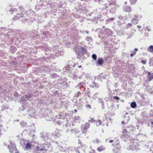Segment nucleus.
Instances as JSON below:
<instances>
[{"instance_id": "f257e3e1", "label": "nucleus", "mask_w": 153, "mask_h": 153, "mask_svg": "<svg viewBox=\"0 0 153 153\" xmlns=\"http://www.w3.org/2000/svg\"><path fill=\"white\" fill-rule=\"evenodd\" d=\"M7 148L9 150L10 152L12 153H19L18 150L16 148L15 145L12 143H10V144L8 146Z\"/></svg>"}, {"instance_id": "f03ea898", "label": "nucleus", "mask_w": 153, "mask_h": 153, "mask_svg": "<svg viewBox=\"0 0 153 153\" xmlns=\"http://www.w3.org/2000/svg\"><path fill=\"white\" fill-rule=\"evenodd\" d=\"M90 127L89 124L88 123H86L82 125V126L81 129L83 133L85 132Z\"/></svg>"}, {"instance_id": "7ed1b4c3", "label": "nucleus", "mask_w": 153, "mask_h": 153, "mask_svg": "<svg viewBox=\"0 0 153 153\" xmlns=\"http://www.w3.org/2000/svg\"><path fill=\"white\" fill-rule=\"evenodd\" d=\"M128 131L126 129H123V134L121 135V137L123 139L128 138Z\"/></svg>"}, {"instance_id": "20e7f679", "label": "nucleus", "mask_w": 153, "mask_h": 153, "mask_svg": "<svg viewBox=\"0 0 153 153\" xmlns=\"http://www.w3.org/2000/svg\"><path fill=\"white\" fill-rule=\"evenodd\" d=\"M148 74L147 78L148 79L149 81H151L153 79V73L152 74L149 71H147Z\"/></svg>"}, {"instance_id": "39448f33", "label": "nucleus", "mask_w": 153, "mask_h": 153, "mask_svg": "<svg viewBox=\"0 0 153 153\" xmlns=\"http://www.w3.org/2000/svg\"><path fill=\"white\" fill-rule=\"evenodd\" d=\"M123 10L126 12H130L131 11V7L128 6H126L123 8Z\"/></svg>"}, {"instance_id": "423d86ee", "label": "nucleus", "mask_w": 153, "mask_h": 153, "mask_svg": "<svg viewBox=\"0 0 153 153\" xmlns=\"http://www.w3.org/2000/svg\"><path fill=\"white\" fill-rule=\"evenodd\" d=\"M105 149V148L104 146H100L97 149V150L99 152H101L104 151Z\"/></svg>"}, {"instance_id": "0eeeda50", "label": "nucleus", "mask_w": 153, "mask_h": 153, "mask_svg": "<svg viewBox=\"0 0 153 153\" xmlns=\"http://www.w3.org/2000/svg\"><path fill=\"white\" fill-rule=\"evenodd\" d=\"M32 144L31 142H29L27 143L25 146V148L26 149H30L31 148Z\"/></svg>"}, {"instance_id": "6e6552de", "label": "nucleus", "mask_w": 153, "mask_h": 153, "mask_svg": "<svg viewBox=\"0 0 153 153\" xmlns=\"http://www.w3.org/2000/svg\"><path fill=\"white\" fill-rule=\"evenodd\" d=\"M103 59L102 58H99L97 62V63L100 65H102L103 63Z\"/></svg>"}, {"instance_id": "1a4fd4ad", "label": "nucleus", "mask_w": 153, "mask_h": 153, "mask_svg": "<svg viewBox=\"0 0 153 153\" xmlns=\"http://www.w3.org/2000/svg\"><path fill=\"white\" fill-rule=\"evenodd\" d=\"M131 22L134 24L136 25L139 22L138 20L136 19L133 18L131 20Z\"/></svg>"}, {"instance_id": "9d476101", "label": "nucleus", "mask_w": 153, "mask_h": 153, "mask_svg": "<svg viewBox=\"0 0 153 153\" xmlns=\"http://www.w3.org/2000/svg\"><path fill=\"white\" fill-rule=\"evenodd\" d=\"M74 150H75V151L76 153H80L81 152L82 150V149L81 148V147L79 146L77 147V148L74 149Z\"/></svg>"}, {"instance_id": "9b49d317", "label": "nucleus", "mask_w": 153, "mask_h": 153, "mask_svg": "<svg viewBox=\"0 0 153 153\" xmlns=\"http://www.w3.org/2000/svg\"><path fill=\"white\" fill-rule=\"evenodd\" d=\"M134 51H133L132 52V53L131 54V57L134 56L136 54V52L138 51V49L137 48H135L134 49Z\"/></svg>"}, {"instance_id": "f8f14e48", "label": "nucleus", "mask_w": 153, "mask_h": 153, "mask_svg": "<svg viewBox=\"0 0 153 153\" xmlns=\"http://www.w3.org/2000/svg\"><path fill=\"white\" fill-rule=\"evenodd\" d=\"M95 123V124L97 126H98L102 125V122L100 120H96Z\"/></svg>"}, {"instance_id": "ddd939ff", "label": "nucleus", "mask_w": 153, "mask_h": 153, "mask_svg": "<svg viewBox=\"0 0 153 153\" xmlns=\"http://www.w3.org/2000/svg\"><path fill=\"white\" fill-rule=\"evenodd\" d=\"M116 148L117 150L120 151L121 148L120 145L118 143L116 144L115 146V148Z\"/></svg>"}, {"instance_id": "4468645a", "label": "nucleus", "mask_w": 153, "mask_h": 153, "mask_svg": "<svg viewBox=\"0 0 153 153\" xmlns=\"http://www.w3.org/2000/svg\"><path fill=\"white\" fill-rule=\"evenodd\" d=\"M131 108H134L137 106L136 103L135 102H132L131 104Z\"/></svg>"}, {"instance_id": "2eb2a0df", "label": "nucleus", "mask_w": 153, "mask_h": 153, "mask_svg": "<svg viewBox=\"0 0 153 153\" xmlns=\"http://www.w3.org/2000/svg\"><path fill=\"white\" fill-rule=\"evenodd\" d=\"M149 51L150 53H153V45H150L149 48H148Z\"/></svg>"}, {"instance_id": "dca6fc26", "label": "nucleus", "mask_w": 153, "mask_h": 153, "mask_svg": "<svg viewBox=\"0 0 153 153\" xmlns=\"http://www.w3.org/2000/svg\"><path fill=\"white\" fill-rule=\"evenodd\" d=\"M96 120H95L93 118H91L89 120L88 122L89 123H95Z\"/></svg>"}, {"instance_id": "f3484780", "label": "nucleus", "mask_w": 153, "mask_h": 153, "mask_svg": "<svg viewBox=\"0 0 153 153\" xmlns=\"http://www.w3.org/2000/svg\"><path fill=\"white\" fill-rule=\"evenodd\" d=\"M132 24L131 23H129L126 24V28L128 29L131 27Z\"/></svg>"}, {"instance_id": "a211bd4d", "label": "nucleus", "mask_w": 153, "mask_h": 153, "mask_svg": "<svg viewBox=\"0 0 153 153\" xmlns=\"http://www.w3.org/2000/svg\"><path fill=\"white\" fill-rule=\"evenodd\" d=\"M60 134L58 131H56L55 132V136L56 137H58L59 136Z\"/></svg>"}, {"instance_id": "6ab92c4d", "label": "nucleus", "mask_w": 153, "mask_h": 153, "mask_svg": "<svg viewBox=\"0 0 153 153\" xmlns=\"http://www.w3.org/2000/svg\"><path fill=\"white\" fill-rule=\"evenodd\" d=\"M113 151L114 152V153H120V151L117 150L116 148H114Z\"/></svg>"}, {"instance_id": "aec40b11", "label": "nucleus", "mask_w": 153, "mask_h": 153, "mask_svg": "<svg viewBox=\"0 0 153 153\" xmlns=\"http://www.w3.org/2000/svg\"><path fill=\"white\" fill-rule=\"evenodd\" d=\"M137 0H130V1L131 4H135Z\"/></svg>"}, {"instance_id": "412c9836", "label": "nucleus", "mask_w": 153, "mask_h": 153, "mask_svg": "<svg viewBox=\"0 0 153 153\" xmlns=\"http://www.w3.org/2000/svg\"><path fill=\"white\" fill-rule=\"evenodd\" d=\"M93 141L94 143L96 144L98 143H100L101 142V141L99 139H96V140H94Z\"/></svg>"}, {"instance_id": "4be33fe9", "label": "nucleus", "mask_w": 153, "mask_h": 153, "mask_svg": "<svg viewBox=\"0 0 153 153\" xmlns=\"http://www.w3.org/2000/svg\"><path fill=\"white\" fill-rule=\"evenodd\" d=\"M92 58L94 59L95 60H96L97 59L96 55L95 54H93L92 55Z\"/></svg>"}, {"instance_id": "5701e85b", "label": "nucleus", "mask_w": 153, "mask_h": 153, "mask_svg": "<svg viewBox=\"0 0 153 153\" xmlns=\"http://www.w3.org/2000/svg\"><path fill=\"white\" fill-rule=\"evenodd\" d=\"M14 96L15 97H18L19 96V94L17 92H15L14 93Z\"/></svg>"}, {"instance_id": "b1692460", "label": "nucleus", "mask_w": 153, "mask_h": 153, "mask_svg": "<svg viewBox=\"0 0 153 153\" xmlns=\"http://www.w3.org/2000/svg\"><path fill=\"white\" fill-rule=\"evenodd\" d=\"M2 125H0V137L1 136V135H2Z\"/></svg>"}, {"instance_id": "393cba45", "label": "nucleus", "mask_w": 153, "mask_h": 153, "mask_svg": "<svg viewBox=\"0 0 153 153\" xmlns=\"http://www.w3.org/2000/svg\"><path fill=\"white\" fill-rule=\"evenodd\" d=\"M90 153H96V152L95 150L94 149H92L91 151L90 152Z\"/></svg>"}, {"instance_id": "a878e982", "label": "nucleus", "mask_w": 153, "mask_h": 153, "mask_svg": "<svg viewBox=\"0 0 153 153\" xmlns=\"http://www.w3.org/2000/svg\"><path fill=\"white\" fill-rule=\"evenodd\" d=\"M141 62L143 64H145L146 62V60H142L141 61Z\"/></svg>"}, {"instance_id": "bb28decb", "label": "nucleus", "mask_w": 153, "mask_h": 153, "mask_svg": "<svg viewBox=\"0 0 153 153\" xmlns=\"http://www.w3.org/2000/svg\"><path fill=\"white\" fill-rule=\"evenodd\" d=\"M86 108H88L89 109H90L91 108V106L90 105H88L86 106Z\"/></svg>"}, {"instance_id": "cd10ccee", "label": "nucleus", "mask_w": 153, "mask_h": 153, "mask_svg": "<svg viewBox=\"0 0 153 153\" xmlns=\"http://www.w3.org/2000/svg\"><path fill=\"white\" fill-rule=\"evenodd\" d=\"M114 99L115 100H120L119 98L117 96H114Z\"/></svg>"}, {"instance_id": "c85d7f7f", "label": "nucleus", "mask_w": 153, "mask_h": 153, "mask_svg": "<svg viewBox=\"0 0 153 153\" xmlns=\"http://www.w3.org/2000/svg\"><path fill=\"white\" fill-rule=\"evenodd\" d=\"M94 83L95 84V86H97V87H98V84H97L95 83V82H94Z\"/></svg>"}, {"instance_id": "c756f323", "label": "nucleus", "mask_w": 153, "mask_h": 153, "mask_svg": "<svg viewBox=\"0 0 153 153\" xmlns=\"http://www.w3.org/2000/svg\"><path fill=\"white\" fill-rule=\"evenodd\" d=\"M153 62V59H151L150 61V63H152Z\"/></svg>"}, {"instance_id": "7c9ffc66", "label": "nucleus", "mask_w": 153, "mask_h": 153, "mask_svg": "<svg viewBox=\"0 0 153 153\" xmlns=\"http://www.w3.org/2000/svg\"><path fill=\"white\" fill-rule=\"evenodd\" d=\"M122 124L123 125H125V122H124V121H122Z\"/></svg>"}, {"instance_id": "2f4dec72", "label": "nucleus", "mask_w": 153, "mask_h": 153, "mask_svg": "<svg viewBox=\"0 0 153 153\" xmlns=\"http://www.w3.org/2000/svg\"><path fill=\"white\" fill-rule=\"evenodd\" d=\"M113 142V140H110L109 141V142L110 143H111Z\"/></svg>"}, {"instance_id": "473e14b6", "label": "nucleus", "mask_w": 153, "mask_h": 153, "mask_svg": "<svg viewBox=\"0 0 153 153\" xmlns=\"http://www.w3.org/2000/svg\"><path fill=\"white\" fill-rule=\"evenodd\" d=\"M25 96H26V98H30V96H29L27 95H25Z\"/></svg>"}, {"instance_id": "72a5a7b5", "label": "nucleus", "mask_w": 153, "mask_h": 153, "mask_svg": "<svg viewBox=\"0 0 153 153\" xmlns=\"http://www.w3.org/2000/svg\"><path fill=\"white\" fill-rule=\"evenodd\" d=\"M76 65V63H74L73 65V67H74Z\"/></svg>"}, {"instance_id": "f704fd0d", "label": "nucleus", "mask_w": 153, "mask_h": 153, "mask_svg": "<svg viewBox=\"0 0 153 153\" xmlns=\"http://www.w3.org/2000/svg\"><path fill=\"white\" fill-rule=\"evenodd\" d=\"M137 27L138 28H141V26H139V25H138V26H137Z\"/></svg>"}, {"instance_id": "c9c22d12", "label": "nucleus", "mask_w": 153, "mask_h": 153, "mask_svg": "<svg viewBox=\"0 0 153 153\" xmlns=\"http://www.w3.org/2000/svg\"><path fill=\"white\" fill-rule=\"evenodd\" d=\"M74 112H77V110H76V109H75V110H74Z\"/></svg>"}, {"instance_id": "e433bc0d", "label": "nucleus", "mask_w": 153, "mask_h": 153, "mask_svg": "<svg viewBox=\"0 0 153 153\" xmlns=\"http://www.w3.org/2000/svg\"><path fill=\"white\" fill-rule=\"evenodd\" d=\"M114 20V18H111V20L112 21V20Z\"/></svg>"}, {"instance_id": "4c0bfd02", "label": "nucleus", "mask_w": 153, "mask_h": 153, "mask_svg": "<svg viewBox=\"0 0 153 153\" xmlns=\"http://www.w3.org/2000/svg\"><path fill=\"white\" fill-rule=\"evenodd\" d=\"M82 49L83 50H84L85 49L83 48L82 47Z\"/></svg>"}, {"instance_id": "58836bf2", "label": "nucleus", "mask_w": 153, "mask_h": 153, "mask_svg": "<svg viewBox=\"0 0 153 153\" xmlns=\"http://www.w3.org/2000/svg\"><path fill=\"white\" fill-rule=\"evenodd\" d=\"M78 67L79 68H81V67H82V66H81V65H80V66H78Z\"/></svg>"}, {"instance_id": "ea45409f", "label": "nucleus", "mask_w": 153, "mask_h": 153, "mask_svg": "<svg viewBox=\"0 0 153 153\" xmlns=\"http://www.w3.org/2000/svg\"><path fill=\"white\" fill-rule=\"evenodd\" d=\"M151 123L152 125H153V122H152Z\"/></svg>"}, {"instance_id": "a19ab883", "label": "nucleus", "mask_w": 153, "mask_h": 153, "mask_svg": "<svg viewBox=\"0 0 153 153\" xmlns=\"http://www.w3.org/2000/svg\"><path fill=\"white\" fill-rule=\"evenodd\" d=\"M40 146H37L36 148H40Z\"/></svg>"}, {"instance_id": "79ce46f5", "label": "nucleus", "mask_w": 153, "mask_h": 153, "mask_svg": "<svg viewBox=\"0 0 153 153\" xmlns=\"http://www.w3.org/2000/svg\"><path fill=\"white\" fill-rule=\"evenodd\" d=\"M43 150H44V149H40V151H43Z\"/></svg>"}, {"instance_id": "37998d69", "label": "nucleus", "mask_w": 153, "mask_h": 153, "mask_svg": "<svg viewBox=\"0 0 153 153\" xmlns=\"http://www.w3.org/2000/svg\"><path fill=\"white\" fill-rule=\"evenodd\" d=\"M71 148H74V147H72Z\"/></svg>"}]
</instances>
